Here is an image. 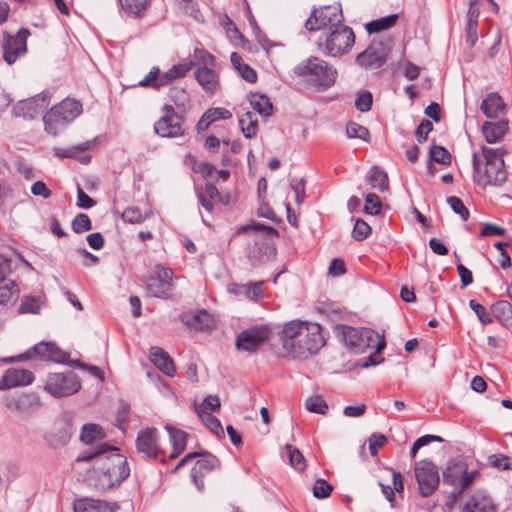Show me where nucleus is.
I'll list each match as a JSON object with an SVG mask.
<instances>
[{"label": "nucleus", "mask_w": 512, "mask_h": 512, "mask_svg": "<svg viewBox=\"0 0 512 512\" xmlns=\"http://www.w3.org/2000/svg\"><path fill=\"white\" fill-rule=\"evenodd\" d=\"M398 20V14H390L365 24V29L369 34L380 33L395 26Z\"/></svg>", "instance_id": "obj_39"}, {"label": "nucleus", "mask_w": 512, "mask_h": 512, "mask_svg": "<svg viewBox=\"0 0 512 512\" xmlns=\"http://www.w3.org/2000/svg\"><path fill=\"white\" fill-rule=\"evenodd\" d=\"M173 271L161 264L156 265L155 275H151L145 282V288L149 296L168 299L172 290Z\"/></svg>", "instance_id": "obj_13"}, {"label": "nucleus", "mask_w": 512, "mask_h": 512, "mask_svg": "<svg viewBox=\"0 0 512 512\" xmlns=\"http://www.w3.org/2000/svg\"><path fill=\"white\" fill-rule=\"evenodd\" d=\"M305 406L308 411L321 415H326L329 410L328 404L319 395L306 399Z\"/></svg>", "instance_id": "obj_49"}, {"label": "nucleus", "mask_w": 512, "mask_h": 512, "mask_svg": "<svg viewBox=\"0 0 512 512\" xmlns=\"http://www.w3.org/2000/svg\"><path fill=\"white\" fill-rule=\"evenodd\" d=\"M160 83H161L160 69H159V67L154 66L151 68L149 73L142 80H140L138 82V86L144 87V88H153V89L158 90L161 87H163V85Z\"/></svg>", "instance_id": "obj_44"}, {"label": "nucleus", "mask_w": 512, "mask_h": 512, "mask_svg": "<svg viewBox=\"0 0 512 512\" xmlns=\"http://www.w3.org/2000/svg\"><path fill=\"white\" fill-rule=\"evenodd\" d=\"M382 203L375 193H369L365 196L364 213L370 215H378L380 213Z\"/></svg>", "instance_id": "obj_59"}, {"label": "nucleus", "mask_w": 512, "mask_h": 512, "mask_svg": "<svg viewBox=\"0 0 512 512\" xmlns=\"http://www.w3.org/2000/svg\"><path fill=\"white\" fill-rule=\"evenodd\" d=\"M168 97L178 108H185L189 101V94L186 90L177 86L169 89Z\"/></svg>", "instance_id": "obj_53"}, {"label": "nucleus", "mask_w": 512, "mask_h": 512, "mask_svg": "<svg viewBox=\"0 0 512 512\" xmlns=\"http://www.w3.org/2000/svg\"><path fill=\"white\" fill-rule=\"evenodd\" d=\"M277 250L273 241L262 239L255 242L249 253L253 265L264 264L276 256Z\"/></svg>", "instance_id": "obj_24"}, {"label": "nucleus", "mask_w": 512, "mask_h": 512, "mask_svg": "<svg viewBox=\"0 0 512 512\" xmlns=\"http://www.w3.org/2000/svg\"><path fill=\"white\" fill-rule=\"evenodd\" d=\"M290 465L298 471L305 469V458L298 448L291 444L285 445Z\"/></svg>", "instance_id": "obj_45"}, {"label": "nucleus", "mask_w": 512, "mask_h": 512, "mask_svg": "<svg viewBox=\"0 0 512 512\" xmlns=\"http://www.w3.org/2000/svg\"><path fill=\"white\" fill-rule=\"evenodd\" d=\"M469 307L473 310V312L477 315L478 320L483 325H488L493 322V317L491 313L480 303H478L475 299H471L469 301Z\"/></svg>", "instance_id": "obj_54"}, {"label": "nucleus", "mask_w": 512, "mask_h": 512, "mask_svg": "<svg viewBox=\"0 0 512 512\" xmlns=\"http://www.w3.org/2000/svg\"><path fill=\"white\" fill-rule=\"evenodd\" d=\"M105 434L100 425L94 423H86L82 426L80 433V441L90 445L98 439L104 438Z\"/></svg>", "instance_id": "obj_42"}, {"label": "nucleus", "mask_w": 512, "mask_h": 512, "mask_svg": "<svg viewBox=\"0 0 512 512\" xmlns=\"http://www.w3.org/2000/svg\"><path fill=\"white\" fill-rule=\"evenodd\" d=\"M343 21L344 16L340 6H325L320 10L314 8L304 26L308 31L315 32L325 27H328V29L334 28L342 24Z\"/></svg>", "instance_id": "obj_11"}, {"label": "nucleus", "mask_w": 512, "mask_h": 512, "mask_svg": "<svg viewBox=\"0 0 512 512\" xmlns=\"http://www.w3.org/2000/svg\"><path fill=\"white\" fill-rule=\"evenodd\" d=\"M249 102L252 108L262 117H269L272 115L273 104L266 94L250 92Z\"/></svg>", "instance_id": "obj_35"}, {"label": "nucleus", "mask_w": 512, "mask_h": 512, "mask_svg": "<svg viewBox=\"0 0 512 512\" xmlns=\"http://www.w3.org/2000/svg\"><path fill=\"white\" fill-rule=\"evenodd\" d=\"M263 281L250 282L248 284H232L229 291L235 295H243L252 301H258L263 296Z\"/></svg>", "instance_id": "obj_34"}, {"label": "nucleus", "mask_w": 512, "mask_h": 512, "mask_svg": "<svg viewBox=\"0 0 512 512\" xmlns=\"http://www.w3.org/2000/svg\"><path fill=\"white\" fill-rule=\"evenodd\" d=\"M6 259L0 256V314L12 307L19 297L18 286L6 277Z\"/></svg>", "instance_id": "obj_20"}, {"label": "nucleus", "mask_w": 512, "mask_h": 512, "mask_svg": "<svg viewBox=\"0 0 512 512\" xmlns=\"http://www.w3.org/2000/svg\"><path fill=\"white\" fill-rule=\"evenodd\" d=\"M333 331L338 339L354 353H363L368 348H376L380 351L385 347L384 341L376 342L374 331L370 328L338 324L334 326Z\"/></svg>", "instance_id": "obj_5"}, {"label": "nucleus", "mask_w": 512, "mask_h": 512, "mask_svg": "<svg viewBox=\"0 0 512 512\" xmlns=\"http://www.w3.org/2000/svg\"><path fill=\"white\" fill-rule=\"evenodd\" d=\"M214 68L203 66L194 71L195 79L202 89L210 95L215 94L219 81V76Z\"/></svg>", "instance_id": "obj_28"}, {"label": "nucleus", "mask_w": 512, "mask_h": 512, "mask_svg": "<svg viewBox=\"0 0 512 512\" xmlns=\"http://www.w3.org/2000/svg\"><path fill=\"white\" fill-rule=\"evenodd\" d=\"M390 52L389 40L373 39L369 46L356 56L355 62L366 70L378 69L386 64Z\"/></svg>", "instance_id": "obj_8"}, {"label": "nucleus", "mask_w": 512, "mask_h": 512, "mask_svg": "<svg viewBox=\"0 0 512 512\" xmlns=\"http://www.w3.org/2000/svg\"><path fill=\"white\" fill-rule=\"evenodd\" d=\"M43 302L40 300V297L34 296H25L23 297L21 304L19 306V313H32L37 314L41 309V305Z\"/></svg>", "instance_id": "obj_48"}, {"label": "nucleus", "mask_w": 512, "mask_h": 512, "mask_svg": "<svg viewBox=\"0 0 512 512\" xmlns=\"http://www.w3.org/2000/svg\"><path fill=\"white\" fill-rule=\"evenodd\" d=\"M30 359H39L65 364L68 359V353L64 352L53 342H39L38 344L26 350L24 353L18 355L16 358H10L9 362H13L15 360L24 361Z\"/></svg>", "instance_id": "obj_12"}, {"label": "nucleus", "mask_w": 512, "mask_h": 512, "mask_svg": "<svg viewBox=\"0 0 512 512\" xmlns=\"http://www.w3.org/2000/svg\"><path fill=\"white\" fill-rule=\"evenodd\" d=\"M463 512H497L492 498L485 490H476L465 504Z\"/></svg>", "instance_id": "obj_23"}, {"label": "nucleus", "mask_w": 512, "mask_h": 512, "mask_svg": "<svg viewBox=\"0 0 512 512\" xmlns=\"http://www.w3.org/2000/svg\"><path fill=\"white\" fill-rule=\"evenodd\" d=\"M194 63L190 61L189 63H180L173 65L168 71L161 74V83L163 86H167L172 83L176 79H180L191 70Z\"/></svg>", "instance_id": "obj_38"}, {"label": "nucleus", "mask_w": 512, "mask_h": 512, "mask_svg": "<svg viewBox=\"0 0 512 512\" xmlns=\"http://www.w3.org/2000/svg\"><path fill=\"white\" fill-rule=\"evenodd\" d=\"M465 461L462 458L450 459L442 471L443 483L456 485L462 477L465 468Z\"/></svg>", "instance_id": "obj_32"}, {"label": "nucleus", "mask_w": 512, "mask_h": 512, "mask_svg": "<svg viewBox=\"0 0 512 512\" xmlns=\"http://www.w3.org/2000/svg\"><path fill=\"white\" fill-rule=\"evenodd\" d=\"M158 430L155 427H146L138 432L136 438L137 452L143 454L146 459L155 460L162 453L158 446Z\"/></svg>", "instance_id": "obj_19"}, {"label": "nucleus", "mask_w": 512, "mask_h": 512, "mask_svg": "<svg viewBox=\"0 0 512 512\" xmlns=\"http://www.w3.org/2000/svg\"><path fill=\"white\" fill-rule=\"evenodd\" d=\"M429 158L438 164L450 165L452 156L449 151L440 145L433 144L429 150Z\"/></svg>", "instance_id": "obj_47"}, {"label": "nucleus", "mask_w": 512, "mask_h": 512, "mask_svg": "<svg viewBox=\"0 0 512 512\" xmlns=\"http://www.w3.org/2000/svg\"><path fill=\"white\" fill-rule=\"evenodd\" d=\"M200 459H198L191 469V478L197 489L202 492L205 488L204 477L206 474L220 469V460L208 451L198 452Z\"/></svg>", "instance_id": "obj_18"}, {"label": "nucleus", "mask_w": 512, "mask_h": 512, "mask_svg": "<svg viewBox=\"0 0 512 512\" xmlns=\"http://www.w3.org/2000/svg\"><path fill=\"white\" fill-rule=\"evenodd\" d=\"M50 98L49 91H42L33 97L17 102L12 109V113L15 117L34 120L43 114L50 103Z\"/></svg>", "instance_id": "obj_15"}, {"label": "nucleus", "mask_w": 512, "mask_h": 512, "mask_svg": "<svg viewBox=\"0 0 512 512\" xmlns=\"http://www.w3.org/2000/svg\"><path fill=\"white\" fill-rule=\"evenodd\" d=\"M182 9L185 14L195 19L197 22H204L202 13L198 5L193 0H182Z\"/></svg>", "instance_id": "obj_63"}, {"label": "nucleus", "mask_w": 512, "mask_h": 512, "mask_svg": "<svg viewBox=\"0 0 512 512\" xmlns=\"http://www.w3.org/2000/svg\"><path fill=\"white\" fill-rule=\"evenodd\" d=\"M80 388V379L73 371L50 373L44 386L45 391L55 398L70 396Z\"/></svg>", "instance_id": "obj_10"}, {"label": "nucleus", "mask_w": 512, "mask_h": 512, "mask_svg": "<svg viewBox=\"0 0 512 512\" xmlns=\"http://www.w3.org/2000/svg\"><path fill=\"white\" fill-rule=\"evenodd\" d=\"M197 414L200 417L203 424L215 435L224 436V430L222 424L218 418L207 411L197 409Z\"/></svg>", "instance_id": "obj_43"}, {"label": "nucleus", "mask_w": 512, "mask_h": 512, "mask_svg": "<svg viewBox=\"0 0 512 512\" xmlns=\"http://www.w3.org/2000/svg\"><path fill=\"white\" fill-rule=\"evenodd\" d=\"M254 113L247 111L239 118V125L245 138L252 139L256 137L258 131V121Z\"/></svg>", "instance_id": "obj_41"}, {"label": "nucleus", "mask_w": 512, "mask_h": 512, "mask_svg": "<svg viewBox=\"0 0 512 512\" xmlns=\"http://www.w3.org/2000/svg\"><path fill=\"white\" fill-rule=\"evenodd\" d=\"M305 185L306 181L304 178L294 177L290 180V187L295 193V201L298 204L302 203L306 197Z\"/></svg>", "instance_id": "obj_60"}, {"label": "nucleus", "mask_w": 512, "mask_h": 512, "mask_svg": "<svg viewBox=\"0 0 512 512\" xmlns=\"http://www.w3.org/2000/svg\"><path fill=\"white\" fill-rule=\"evenodd\" d=\"M433 130V124L428 119H422L415 130V138L419 144L424 143L428 139V134Z\"/></svg>", "instance_id": "obj_61"}, {"label": "nucleus", "mask_w": 512, "mask_h": 512, "mask_svg": "<svg viewBox=\"0 0 512 512\" xmlns=\"http://www.w3.org/2000/svg\"><path fill=\"white\" fill-rule=\"evenodd\" d=\"M165 430L169 435V441L172 446V452L169 458L175 459L185 450L188 434L185 431L172 426L171 424H167L165 426Z\"/></svg>", "instance_id": "obj_31"}, {"label": "nucleus", "mask_w": 512, "mask_h": 512, "mask_svg": "<svg viewBox=\"0 0 512 512\" xmlns=\"http://www.w3.org/2000/svg\"><path fill=\"white\" fill-rule=\"evenodd\" d=\"M39 405V397L35 393H23L13 396L6 401V407L18 413H27Z\"/></svg>", "instance_id": "obj_27"}, {"label": "nucleus", "mask_w": 512, "mask_h": 512, "mask_svg": "<svg viewBox=\"0 0 512 512\" xmlns=\"http://www.w3.org/2000/svg\"><path fill=\"white\" fill-rule=\"evenodd\" d=\"M507 230L494 223L486 222L482 225L479 237L504 236Z\"/></svg>", "instance_id": "obj_62"}, {"label": "nucleus", "mask_w": 512, "mask_h": 512, "mask_svg": "<svg viewBox=\"0 0 512 512\" xmlns=\"http://www.w3.org/2000/svg\"><path fill=\"white\" fill-rule=\"evenodd\" d=\"M373 104V96L370 91L364 90L357 94L355 99V107L360 112H368L371 110Z\"/></svg>", "instance_id": "obj_58"}, {"label": "nucleus", "mask_w": 512, "mask_h": 512, "mask_svg": "<svg viewBox=\"0 0 512 512\" xmlns=\"http://www.w3.org/2000/svg\"><path fill=\"white\" fill-rule=\"evenodd\" d=\"M481 152L485 160L483 168L478 153L474 152L472 155L473 181L482 188L488 185L502 186L508 177L502 150L482 146Z\"/></svg>", "instance_id": "obj_3"}, {"label": "nucleus", "mask_w": 512, "mask_h": 512, "mask_svg": "<svg viewBox=\"0 0 512 512\" xmlns=\"http://www.w3.org/2000/svg\"><path fill=\"white\" fill-rule=\"evenodd\" d=\"M71 228L74 233L81 234L93 228L92 221L87 214L78 213L72 220Z\"/></svg>", "instance_id": "obj_50"}, {"label": "nucleus", "mask_w": 512, "mask_h": 512, "mask_svg": "<svg viewBox=\"0 0 512 512\" xmlns=\"http://www.w3.org/2000/svg\"><path fill=\"white\" fill-rule=\"evenodd\" d=\"M194 58L206 67L216 66V58L203 48H195Z\"/></svg>", "instance_id": "obj_64"}, {"label": "nucleus", "mask_w": 512, "mask_h": 512, "mask_svg": "<svg viewBox=\"0 0 512 512\" xmlns=\"http://www.w3.org/2000/svg\"><path fill=\"white\" fill-rule=\"evenodd\" d=\"M366 180L373 189H377L380 192H384L389 188V180L387 173L377 166H373L369 170L366 176Z\"/></svg>", "instance_id": "obj_37"}, {"label": "nucleus", "mask_w": 512, "mask_h": 512, "mask_svg": "<svg viewBox=\"0 0 512 512\" xmlns=\"http://www.w3.org/2000/svg\"><path fill=\"white\" fill-rule=\"evenodd\" d=\"M92 460H96L100 472L97 486L104 491L120 485L130 475L126 457L119 453L116 446L108 442L96 445L93 450L83 452L76 459L77 462Z\"/></svg>", "instance_id": "obj_2"}, {"label": "nucleus", "mask_w": 512, "mask_h": 512, "mask_svg": "<svg viewBox=\"0 0 512 512\" xmlns=\"http://www.w3.org/2000/svg\"><path fill=\"white\" fill-rule=\"evenodd\" d=\"M250 230L255 232H264L271 236H279V232L276 228L259 222H252L251 224L241 226L238 229V233H245Z\"/></svg>", "instance_id": "obj_55"}, {"label": "nucleus", "mask_w": 512, "mask_h": 512, "mask_svg": "<svg viewBox=\"0 0 512 512\" xmlns=\"http://www.w3.org/2000/svg\"><path fill=\"white\" fill-rule=\"evenodd\" d=\"M73 421L68 416H62L54 423L53 429L45 435V440L53 448L67 445L74 434Z\"/></svg>", "instance_id": "obj_21"}, {"label": "nucleus", "mask_w": 512, "mask_h": 512, "mask_svg": "<svg viewBox=\"0 0 512 512\" xmlns=\"http://www.w3.org/2000/svg\"><path fill=\"white\" fill-rule=\"evenodd\" d=\"M82 111L83 108L80 101L71 98L62 100L43 115L45 131L56 136L58 134V125L66 126L72 123Z\"/></svg>", "instance_id": "obj_6"}, {"label": "nucleus", "mask_w": 512, "mask_h": 512, "mask_svg": "<svg viewBox=\"0 0 512 512\" xmlns=\"http://www.w3.org/2000/svg\"><path fill=\"white\" fill-rule=\"evenodd\" d=\"M447 204L450 206L452 211L459 215L463 221L468 220L470 212L465 206L464 202L457 196H448L446 199Z\"/></svg>", "instance_id": "obj_51"}, {"label": "nucleus", "mask_w": 512, "mask_h": 512, "mask_svg": "<svg viewBox=\"0 0 512 512\" xmlns=\"http://www.w3.org/2000/svg\"><path fill=\"white\" fill-rule=\"evenodd\" d=\"M121 9L134 17H142L150 6L149 0H118Z\"/></svg>", "instance_id": "obj_40"}, {"label": "nucleus", "mask_w": 512, "mask_h": 512, "mask_svg": "<svg viewBox=\"0 0 512 512\" xmlns=\"http://www.w3.org/2000/svg\"><path fill=\"white\" fill-rule=\"evenodd\" d=\"M493 316L506 328L512 326V305L507 300H498L491 306Z\"/></svg>", "instance_id": "obj_36"}, {"label": "nucleus", "mask_w": 512, "mask_h": 512, "mask_svg": "<svg viewBox=\"0 0 512 512\" xmlns=\"http://www.w3.org/2000/svg\"><path fill=\"white\" fill-rule=\"evenodd\" d=\"M414 474L418 484V493L427 498L432 495L440 483L439 469L430 459H423L415 463Z\"/></svg>", "instance_id": "obj_9"}, {"label": "nucleus", "mask_w": 512, "mask_h": 512, "mask_svg": "<svg viewBox=\"0 0 512 512\" xmlns=\"http://www.w3.org/2000/svg\"><path fill=\"white\" fill-rule=\"evenodd\" d=\"M271 333L267 325L251 326L237 335L236 348L250 353L255 352L270 339Z\"/></svg>", "instance_id": "obj_14"}, {"label": "nucleus", "mask_w": 512, "mask_h": 512, "mask_svg": "<svg viewBox=\"0 0 512 512\" xmlns=\"http://www.w3.org/2000/svg\"><path fill=\"white\" fill-rule=\"evenodd\" d=\"M371 231V226L366 221L359 218L355 221L352 237L356 241H363L370 235Z\"/></svg>", "instance_id": "obj_56"}, {"label": "nucleus", "mask_w": 512, "mask_h": 512, "mask_svg": "<svg viewBox=\"0 0 512 512\" xmlns=\"http://www.w3.org/2000/svg\"><path fill=\"white\" fill-rule=\"evenodd\" d=\"M355 43V34L351 27L340 24L329 29V33L318 39L319 49L326 55L339 57L347 54Z\"/></svg>", "instance_id": "obj_7"}, {"label": "nucleus", "mask_w": 512, "mask_h": 512, "mask_svg": "<svg viewBox=\"0 0 512 512\" xmlns=\"http://www.w3.org/2000/svg\"><path fill=\"white\" fill-rule=\"evenodd\" d=\"M162 112V117L154 124V132L163 138H176L183 136V117L175 112L173 106L168 104H165L162 107Z\"/></svg>", "instance_id": "obj_16"}, {"label": "nucleus", "mask_w": 512, "mask_h": 512, "mask_svg": "<svg viewBox=\"0 0 512 512\" xmlns=\"http://www.w3.org/2000/svg\"><path fill=\"white\" fill-rule=\"evenodd\" d=\"M294 74L298 77H304L308 86L313 87L318 92H323L331 88L337 79V69L326 61L311 56L294 67Z\"/></svg>", "instance_id": "obj_4"}, {"label": "nucleus", "mask_w": 512, "mask_h": 512, "mask_svg": "<svg viewBox=\"0 0 512 512\" xmlns=\"http://www.w3.org/2000/svg\"><path fill=\"white\" fill-rule=\"evenodd\" d=\"M488 463L498 470H512V459L504 454H492Z\"/></svg>", "instance_id": "obj_57"}, {"label": "nucleus", "mask_w": 512, "mask_h": 512, "mask_svg": "<svg viewBox=\"0 0 512 512\" xmlns=\"http://www.w3.org/2000/svg\"><path fill=\"white\" fill-rule=\"evenodd\" d=\"M151 362L164 374L173 377L176 374V367L168 352L160 347L150 348Z\"/></svg>", "instance_id": "obj_26"}, {"label": "nucleus", "mask_w": 512, "mask_h": 512, "mask_svg": "<svg viewBox=\"0 0 512 512\" xmlns=\"http://www.w3.org/2000/svg\"><path fill=\"white\" fill-rule=\"evenodd\" d=\"M333 489V485L328 481L318 478L313 485V496L317 499H326L331 495Z\"/></svg>", "instance_id": "obj_52"}, {"label": "nucleus", "mask_w": 512, "mask_h": 512, "mask_svg": "<svg viewBox=\"0 0 512 512\" xmlns=\"http://www.w3.org/2000/svg\"><path fill=\"white\" fill-rule=\"evenodd\" d=\"M180 318L186 326L195 331L208 330L214 325L212 314L204 309L198 310L194 314L184 313Z\"/></svg>", "instance_id": "obj_25"}, {"label": "nucleus", "mask_w": 512, "mask_h": 512, "mask_svg": "<svg viewBox=\"0 0 512 512\" xmlns=\"http://www.w3.org/2000/svg\"><path fill=\"white\" fill-rule=\"evenodd\" d=\"M346 135L348 138H359L363 141L370 142L371 135L365 126L354 121H349L346 125Z\"/></svg>", "instance_id": "obj_46"}, {"label": "nucleus", "mask_w": 512, "mask_h": 512, "mask_svg": "<svg viewBox=\"0 0 512 512\" xmlns=\"http://www.w3.org/2000/svg\"><path fill=\"white\" fill-rule=\"evenodd\" d=\"M231 117H232V113L226 108H222V107L209 108L208 110H206L203 113V115L197 122V125H196L197 132L200 133L202 131H205L206 129H208L210 124H212L213 122H215L217 120H220V119L227 120V119H230Z\"/></svg>", "instance_id": "obj_33"}, {"label": "nucleus", "mask_w": 512, "mask_h": 512, "mask_svg": "<svg viewBox=\"0 0 512 512\" xmlns=\"http://www.w3.org/2000/svg\"><path fill=\"white\" fill-rule=\"evenodd\" d=\"M277 335L286 356L292 359H308L326 342L320 324L298 319L286 322Z\"/></svg>", "instance_id": "obj_1"}, {"label": "nucleus", "mask_w": 512, "mask_h": 512, "mask_svg": "<svg viewBox=\"0 0 512 512\" xmlns=\"http://www.w3.org/2000/svg\"><path fill=\"white\" fill-rule=\"evenodd\" d=\"M508 121L500 120L496 122L486 121L482 124V133L489 144L500 142L508 132Z\"/></svg>", "instance_id": "obj_29"}, {"label": "nucleus", "mask_w": 512, "mask_h": 512, "mask_svg": "<svg viewBox=\"0 0 512 512\" xmlns=\"http://www.w3.org/2000/svg\"><path fill=\"white\" fill-rule=\"evenodd\" d=\"M481 110L487 118L495 119L505 112L506 105L497 92H491L482 100Z\"/></svg>", "instance_id": "obj_30"}, {"label": "nucleus", "mask_w": 512, "mask_h": 512, "mask_svg": "<svg viewBox=\"0 0 512 512\" xmlns=\"http://www.w3.org/2000/svg\"><path fill=\"white\" fill-rule=\"evenodd\" d=\"M30 31L27 28H20L15 36L10 35L7 31L3 32V58L5 62L12 65L19 56L27 52V38Z\"/></svg>", "instance_id": "obj_17"}, {"label": "nucleus", "mask_w": 512, "mask_h": 512, "mask_svg": "<svg viewBox=\"0 0 512 512\" xmlns=\"http://www.w3.org/2000/svg\"><path fill=\"white\" fill-rule=\"evenodd\" d=\"M33 380L34 375L30 370L9 368L0 379V390L29 385Z\"/></svg>", "instance_id": "obj_22"}]
</instances>
